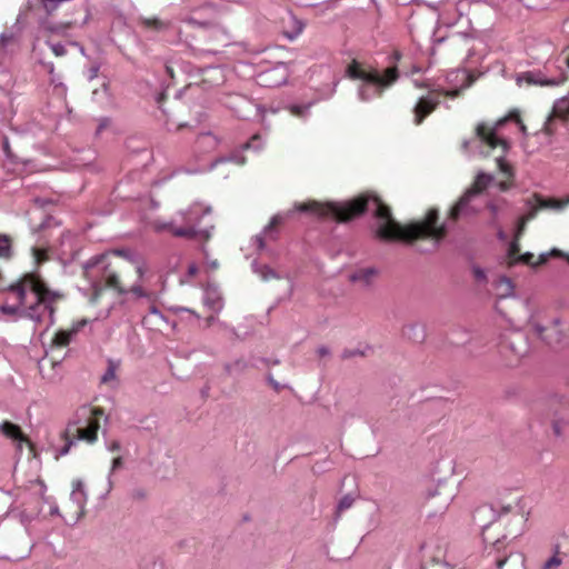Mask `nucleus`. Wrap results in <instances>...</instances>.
I'll return each mask as SVG.
<instances>
[{
  "mask_svg": "<svg viewBox=\"0 0 569 569\" xmlns=\"http://www.w3.org/2000/svg\"><path fill=\"white\" fill-rule=\"evenodd\" d=\"M372 206L373 217L378 221L375 234L387 242L402 241L412 243L419 239L442 240L447 236L445 224H438L439 212L437 209L428 210L423 220L401 226L395 220L391 209L376 193L367 191L356 198L337 203H320L315 200L296 204L300 212H312L320 218L333 217L338 223L352 221L366 213Z\"/></svg>",
  "mask_w": 569,
  "mask_h": 569,
  "instance_id": "obj_1",
  "label": "nucleus"
},
{
  "mask_svg": "<svg viewBox=\"0 0 569 569\" xmlns=\"http://www.w3.org/2000/svg\"><path fill=\"white\" fill-rule=\"evenodd\" d=\"M86 277L91 281L89 302L97 305L107 289L118 295L132 293L137 298H144L154 302L157 293L146 288V266L143 262L131 259L123 251L112 254H101L90 259L84 268Z\"/></svg>",
  "mask_w": 569,
  "mask_h": 569,
  "instance_id": "obj_2",
  "label": "nucleus"
},
{
  "mask_svg": "<svg viewBox=\"0 0 569 569\" xmlns=\"http://www.w3.org/2000/svg\"><path fill=\"white\" fill-rule=\"evenodd\" d=\"M473 520L482 527L483 541L486 543H490L488 556H493L497 568L501 569L511 552H503V555H500L501 551L506 549V536H503L502 539H493V537L490 536V531L493 529L496 522V510L489 505H482L476 509Z\"/></svg>",
  "mask_w": 569,
  "mask_h": 569,
  "instance_id": "obj_3",
  "label": "nucleus"
},
{
  "mask_svg": "<svg viewBox=\"0 0 569 569\" xmlns=\"http://www.w3.org/2000/svg\"><path fill=\"white\" fill-rule=\"evenodd\" d=\"M77 416L79 419H84L86 427H76L72 429L70 425L64 433L66 445L61 449V455H67L73 441L69 439V435L78 440L93 443L98 439V430L100 428V419L103 416V409L99 407H82L78 410Z\"/></svg>",
  "mask_w": 569,
  "mask_h": 569,
  "instance_id": "obj_4",
  "label": "nucleus"
},
{
  "mask_svg": "<svg viewBox=\"0 0 569 569\" xmlns=\"http://www.w3.org/2000/svg\"><path fill=\"white\" fill-rule=\"evenodd\" d=\"M211 209L202 203H193L188 209L179 212L183 226L177 227L173 223L157 224L158 230L168 229L174 237L194 239L200 234L208 237V232L200 229L201 219L209 214Z\"/></svg>",
  "mask_w": 569,
  "mask_h": 569,
  "instance_id": "obj_5",
  "label": "nucleus"
},
{
  "mask_svg": "<svg viewBox=\"0 0 569 569\" xmlns=\"http://www.w3.org/2000/svg\"><path fill=\"white\" fill-rule=\"evenodd\" d=\"M347 76L352 80H362L381 88H386L395 83L399 78L397 67L387 68L385 74L381 76L377 70H365L360 62L352 60L346 70Z\"/></svg>",
  "mask_w": 569,
  "mask_h": 569,
  "instance_id": "obj_6",
  "label": "nucleus"
},
{
  "mask_svg": "<svg viewBox=\"0 0 569 569\" xmlns=\"http://www.w3.org/2000/svg\"><path fill=\"white\" fill-rule=\"evenodd\" d=\"M493 177L491 174L480 172L476 176L472 184L466 190V192L459 198L456 204L449 211V219L457 221L461 214H472L476 211L470 209L469 203L473 197L482 193L489 184L492 182Z\"/></svg>",
  "mask_w": 569,
  "mask_h": 569,
  "instance_id": "obj_7",
  "label": "nucleus"
},
{
  "mask_svg": "<svg viewBox=\"0 0 569 569\" xmlns=\"http://www.w3.org/2000/svg\"><path fill=\"white\" fill-rule=\"evenodd\" d=\"M559 120L562 123L569 121V97H562L555 101L550 114L543 124L542 131L547 136H552L557 131L555 122Z\"/></svg>",
  "mask_w": 569,
  "mask_h": 569,
  "instance_id": "obj_8",
  "label": "nucleus"
},
{
  "mask_svg": "<svg viewBox=\"0 0 569 569\" xmlns=\"http://www.w3.org/2000/svg\"><path fill=\"white\" fill-rule=\"evenodd\" d=\"M440 102L441 100L438 99L433 89L429 90L426 96L420 97L412 109L413 123L420 126L439 107Z\"/></svg>",
  "mask_w": 569,
  "mask_h": 569,
  "instance_id": "obj_9",
  "label": "nucleus"
},
{
  "mask_svg": "<svg viewBox=\"0 0 569 569\" xmlns=\"http://www.w3.org/2000/svg\"><path fill=\"white\" fill-rule=\"evenodd\" d=\"M89 320L86 318L74 321L69 329L58 330L51 341V346L54 348H64L69 346L76 335H78L87 325Z\"/></svg>",
  "mask_w": 569,
  "mask_h": 569,
  "instance_id": "obj_10",
  "label": "nucleus"
},
{
  "mask_svg": "<svg viewBox=\"0 0 569 569\" xmlns=\"http://www.w3.org/2000/svg\"><path fill=\"white\" fill-rule=\"evenodd\" d=\"M476 132L477 137L491 149H496L498 147H501L503 150L507 149V142L497 137L495 129L486 123L478 124Z\"/></svg>",
  "mask_w": 569,
  "mask_h": 569,
  "instance_id": "obj_11",
  "label": "nucleus"
},
{
  "mask_svg": "<svg viewBox=\"0 0 569 569\" xmlns=\"http://www.w3.org/2000/svg\"><path fill=\"white\" fill-rule=\"evenodd\" d=\"M0 432L8 439L17 442L19 446L22 443H27L31 446V441L29 440L28 436L23 433L21 428L10 421H3L0 423Z\"/></svg>",
  "mask_w": 569,
  "mask_h": 569,
  "instance_id": "obj_12",
  "label": "nucleus"
},
{
  "mask_svg": "<svg viewBox=\"0 0 569 569\" xmlns=\"http://www.w3.org/2000/svg\"><path fill=\"white\" fill-rule=\"evenodd\" d=\"M497 164L500 172L506 178L505 180L498 182V188L500 191H508L515 186L513 168L501 157L497 159Z\"/></svg>",
  "mask_w": 569,
  "mask_h": 569,
  "instance_id": "obj_13",
  "label": "nucleus"
},
{
  "mask_svg": "<svg viewBox=\"0 0 569 569\" xmlns=\"http://www.w3.org/2000/svg\"><path fill=\"white\" fill-rule=\"evenodd\" d=\"M569 426V409L562 405L553 411L552 427L556 435L560 436Z\"/></svg>",
  "mask_w": 569,
  "mask_h": 569,
  "instance_id": "obj_14",
  "label": "nucleus"
},
{
  "mask_svg": "<svg viewBox=\"0 0 569 569\" xmlns=\"http://www.w3.org/2000/svg\"><path fill=\"white\" fill-rule=\"evenodd\" d=\"M203 303L213 312L220 311L223 306L220 292L210 286L204 289Z\"/></svg>",
  "mask_w": 569,
  "mask_h": 569,
  "instance_id": "obj_15",
  "label": "nucleus"
},
{
  "mask_svg": "<svg viewBox=\"0 0 569 569\" xmlns=\"http://www.w3.org/2000/svg\"><path fill=\"white\" fill-rule=\"evenodd\" d=\"M533 199H535L536 203L538 204V208H540V209L560 210V209H563L567 204H569V202H567V199H565V200H559L556 198H547L546 199L542 196H540L539 193H535Z\"/></svg>",
  "mask_w": 569,
  "mask_h": 569,
  "instance_id": "obj_16",
  "label": "nucleus"
},
{
  "mask_svg": "<svg viewBox=\"0 0 569 569\" xmlns=\"http://www.w3.org/2000/svg\"><path fill=\"white\" fill-rule=\"evenodd\" d=\"M376 276L377 270L375 268H361L351 274V280L353 282H360L365 286H369Z\"/></svg>",
  "mask_w": 569,
  "mask_h": 569,
  "instance_id": "obj_17",
  "label": "nucleus"
},
{
  "mask_svg": "<svg viewBox=\"0 0 569 569\" xmlns=\"http://www.w3.org/2000/svg\"><path fill=\"white\" fill-rule=\"evenodd\" d=\"M289 20L293 23V29L292 30H284V34L287 38L289 39H295L297 38L303 30V23L299 20H297L293 16H289Z\"/></svg>",
  "mask_w": 569,
  "mask_h": 569,
  "instance_id": "obj_18",
  "label": "nucleus"
},
{
  "mask_svg": "<svg viewBox=\"0 0 569 569\" xmlns=\"http://www.w3.org/2000/svg\"><path fill=\"white\" fill-rule=\"evenodd\" d=\"M559 553V546H556L555 555L542 565L541 569H558L562 563Z\"/></svg>",
  "mask_w": 569,
  "mask_h": 569,
  "instance_id": "obj_19",
  "label": "nucleus"
},
{
  "mask_svg": "<svg viewBox=\"0 0 569 569\" xmlns=\"http://www.w3.org/2000/svg\"><path fill=\"white\" fill-rule=\"evenodd\" d=\"M535 256L532 253H525V254H521V256H518V258L516 259L517 262H522V263H526V264H530V266H537V264H541V263H545L547 261V258L541 256L539 258V261H535Z\"/></svg>",
  "mask_w": 569,
  "mask_h": 569,
  "instance_id": "obj_20",
  "label": "nucleus"
},
{
  "mask_svg": "<svg viewBox=\"0 0 569 569\" xmlns=\"http://www.w3.org/2000/svg\"><path fill=\"white\" fill-rule=\"evenodd\" d=\"M528 83L532 84H540V86H556L565 81V78L560 80H553V79H546V80H538L532 74L527 76Z\"/></svg>",
  "mask_w": 569,
  "mask_h": 569,
  "instance_id": "obj_21",
  "label": "nucleus"
},
{
  "mask_svg": "<svg viewBox=\"0 0 569 569\" xmlns=\"http://www.w3.org/2000/svg\"><path fill=\"white\" fill-rule=\"evenodd\" d=\"M433 91L437 93L438 99L440 100L441 97L456 99L460 97L462 90L461 89H433Z\"/></svg>",
  "mask_w": 569,
  "mask_h": 569,
  "instance_id": "obj_22",
  "label": "nucleus"
},
{
  "mask_svg": "<svg viewBox=\"0 0 569 569\" xmlns=\"http://www.w3.org/2000/svg\"><path fill=\"white\" fill-rule=\"evenodd\" d=\"M355 499L347 495L342 497L337 506V515L339 516L345 510L349 509L353 505Z\"/></svg>",
  "mask_w": 569,
  "mask_h": 569,
  "instance_id": "obj_23",
  "label": "nucleus"
},
{
  "mask_svg": "<svg viewBox=\"0 0 569 569\" xmlns=\"http://www.w3.org/2000/svg\"><path fill=\"white\" fill-rule=\"evenodd\" d=\"M142 24L148 28V29H153V30H160V29H163L166 26L164 23L157 19V18H148V19H143L142 20Z\"/></svg>",
  "mask_w": 569,
  "mask_h": 569,
  "instance_id": "obj_24",
  "label": "nucleus"
},
{
  "mask_svg": "<svg viewBox=\"0 0 569 569\" xmlns=\"http://www.w3.org/2000/svg\"><path fill=\"white\" fill-rule=\"evenodd\" d=\"M519 252H520L519 244L517 241H513L509 247V264L510 266L517 263L516 259L518 258V256H521Z\"/></svg>",
  "mask_w": 569,
  "mask_h": 569,
  "instance_id": "obj_25",
  "label": "nucleus"
},
{
  "mask_svg": "<svg viewBox=\"0 0 569 569\" xmlns=\"http://www.w3.org/2000/svg\"><path fill=\"white\" fill-rule=\"evenodd\" d=\"M114 378H116V367L112 362H110L106 373L102 377V382H108L110 380H113Z\"/></svg>",
  "mask_w": 569,
  "mask_h": 569,
  "instance_id": "obj_26",
  "label": "nucleus"
},
{
  "mask_svg": "<svg viewBox=\"0 0 569 569\" xmlns=\"http://www.w3.org/2000/svg\"><path fill=\"white\" fill-rule=\"evenodd\" d=\"M539 210H540V208H538V204L536 203L535 207H532L526 214L521 216L520 218H522L525 221L529 222L537 217V213Z\"/></svg>",
  "mask_w": 569,
  "mask_h": 569,
  "instance_id": "obj_27",
  "label": "nucleus"
},
{
  "mask_svg": "<svg viewBox=\"0 0 569 569\" xmlns=\"http://www.w3.org/2000/svg\"><path fill=\"white\" fill-rule=\"evenodd\" d=\"M527 223L528 222L525 221L522 218H519L516 231V239H519L522 236V233L526 230Z\"/></svg>",
  "mask_w": 569,
  "mask_h": 569,
  "instance_id": "obj_28",
  "label": "nucleus"
},
{
  "mask_svg": "<svg viewBox=\"0 0 569 569\" xmlns=\"http://www.w3.org/2000/svg\"><path fill=\"white\" fill-rule=\"evenodd\" d=\"M559 60L569 69V46L561 52Z\"/></svg>",
  "mask_w": 569,
  "mask_h": 569,
  "instance_id": "obj_29",
  "label": "nucleus"
},
{
  "mask_svg": "<svg viewBox=\"0 0 569 569\" xmlns=\"http://www.w3.org/2000/svg\"><path fill=\"white\" fill-rule=\"evenodd\" d=\"M281 223V218L279 216H274L269 224L267 226L266 230H271V229H274L277 228L279 224Z\"/></svg>",
  "mask_w": 569,
  "mask_h": 569,
  "instance_id": "obj_30",
  "label": "nucleus"
},
{
  "mask_svg": "<svg viewBox=\"0 0 569 569\" xmlns=\"http://www.w3.org/2000/svg\"><path fill=\"white\" fill-rule=\"evenodd\" d=\"M122 463H123V459L122 457H116L113 460H112V466H111V472L116 471L117 469H119L120 467H122Z\"/></svg>",
  "mask_w": 569,
  "mask_h": 569,
  "instance_id": "obj_31",
  "label": "nucleus"
},
{
  "mask_svg": "<svg viewBox=\"0 0 569 569\" xmlns=\"http://www.w3.org/2000/svg\"><path fill=\"white\" fill-rule=\"evenodd\" d=\"M72 496L76 497L77 499H82L84 497V492H83V490L81 488V483L80 482L77 483V487H76V489L72 492Z\"/></svg>",
  "mask_w": 569,
  "mask_h": 569,
  "instance_id": "obj_32",
  "label": "nucleus"
},
{
  "mask_svg": "<svg viewBox=\"0 0 569 569\" xmlns=\"http://www.w3.org/2000/svg\"><path fill=\"white\" fill-rule=\"evenodd\" d=\"M508 119L516 121L517 123H521V117L519 111L513 110L509 113Z\"/></svg>",
  "mask_w": 569,
  "mask_h": 569,
  "instance_id": "obj_33",
  "label": "nucleus"
},
{
  "mask_svg": "<svg viewBox=\"0 0 569 569\" xmlns=\"http://www.w3.org/2000/svg\"><path fill=\"white\" fill-rule=\"evenodd\" d=\"M487 209L491 212L493 217L498 214L499 208L495 202H488Z\"/></svg>",
  "mask_w": 569,
  "mask_h": 569,
  "instance_id": "obj_34",
  "label": "nucleus"
},
{
  "mask_svg": "<svg viewBox=\"0 0 569 569\" xmlns=\"http://www.w3.org/2000/svg\"><path fill=\"white\" fill-rule=\"evenodd\" d=\"M121 449V445L119 441L114 440L109 445V450L112 452H118Z\"/></svg>",
  "mask_w": 569,
  "mask_h": 569,
  "instance_id": "obj_35",
  "label": "nucleus"
},
{
  "mask_svg": "<svg viewBox=\"0 0 569 569\" xmlns=\"http://www.w3.org/2000/svg\"><path fill=\"white\" fill-rule=\"evenodd\" d=\"M34 485L39 487L38 492H39L40 495H43V493H44V490H46V485H44V482H43L42 480H40V479H37V480L34 481Z\"/></svg>",
  "mask_w": 569,
  "mask_h": 569,
  "instance_id": "obj_36",
  "label": "nucleus"
},
{
  "mask_svg": "<svg viewBox=\"0 0 569 569\" xmlns=\"http://www.w3.org/2000/svg\"><path fill=\"white\" fill-rule=\"evenodd\" d=\"M415 86L419 89H427L428 91L431 90L428 81H422V82L415 81Z\"/></svg>",
  "mask_w": 569,
  "mask_h": 569,
  "instance_id": "obj_37",
  "label": "nucleus"
},
{
  "mask_svg": "<svg viewBox=\"0 0 569 569\" xmlns=\"http://www.w3.org/2000/svg\"><path fill=\"white\" fill-rule=\"evenodd\" d=\"M197 272H198V267L194 263H192L188 267V273L190 276H194V274H197Z\"/></svg>",
  "mask_w": 569,
  "mask_h": 569,
  "instance_id": "obj_38",
  "label": "nucleus"
},
{
  "mask_svg": "<svg viewBox=\"0 0 569 569\" xmlns=\"http://www.w3.org/2000/svg\"><path fill=\"white\" fill-rule=\"evenodd\" d=\"M34 253L37 256L38 262L44 259V252L40 251L39 249H34Z\"/></svg>",
  "mask_w": 569,
  "mask_h": 569,
  "instance_id": "obj_39",
  "label": "nucleus"
},
{
  "mask_svg": "<svg viewBox=\"0 0 569 569\" xmlns=\"http://www.w3.org/2000/svg\"><path fill=\"white\" fill-rule=\"evenodd\" d=\"M450 501H451V496H447V497L445 498L443 502H442V507H441V509H442V510H446V509L448 508V506H449V502H450Z\"/></svg>",
  "mask_w": 569,
  "mask_h": 569,
  "instance_id": "obj_40",
  "label": "nucleus"
},
{
  "mask_svg": "<svg viewBox=\"0 0 569 569\" xmlns=\"http://www.w3.org/2000/svg\"><path fill=\"white\" fill-rule=\"evenodd\" d=\"M318 353L320 357H323V356H327L329 353V351L326 347H321L318 349Z\"/></svg>",
  "mask_w": 569,
  "mask_h": 569,
  "instance_id": "obj_41",
  "label": "nucleus"
},
{
  "mask_svg": "<svg viewBox=\"0 0 569 569\" xmlns=\"http://www.w3.org/2000/svg\"><path fill=\"white\" fill-rule=\"evenodd\" d=\"M213 321H214V317H213V316H209V317H207V318H206L207 327L212 326Z\"/></svg>",
  "mask_w": 569,
  "mask_h": 569,
  "instance_id": "obj_42",
  "label": "nucleus"
},
{
  "mask_svg": "<svg viewBox=\"0 0 569 569\" xmlns=\"http://www.w3.org/2000/svg\"><path fill=\"white\" fill-rule=\"evenodd\" d=\"M269 381H270V383L273 386V388H274L276 390H279V389H280L279 383H278L277 381H274L272 378H269Z\"/></svg>",
  "mask_w": 569,
  "mask_h": 569,
  "instance_id": "obj_43",
  "label": "nucleus"
},
{
  "mask_svg": "<svg viewBox=\"0 0 569 569\" xmlns=\"http://www.w3.org/2000/svg\"><path fill=\"white\" fill-rule=\"evenodd\" d=\"M134 496L138 497V498H143L144 493L142 491L138 490V491L134 492Z\"/></svg>",
  "mask_w": 569,
  "mask_h": 569,
  "instance_id": "obj_44",
  "label": "nucleus"
},
{
  "mask_svg": "<svg viewBox=\"0 0 569 569\" xmlns=\"http://www.w3.org/2000/svg\"><path fill=\"white\" fill-rule=\"evenodd\" d=\"M360 98L363 101L367 100V98L365 97V89L363 88L360 89Z\"/></svg>",
  "mask_w": 569,
  "mask_h": 569,
  "instance_id": "obj_45",
  "label": "nucleus"
},
{
  "mask_svg": "<svg viewBox=\"0 0 569 569\" xmlns=\"http://www.w3.org/2000/svg\"><path fill=\"white\" fill-rule=\"evenodd\" d=\"M477 278L485 277L483 272L481 270H476Z\"/></svg>",
  "mask_w": 569,
  "mask_h": 569,
  "instance_id": "obj_46",
  "label": "nucleus"
},
{
  "mask_svg": "<svg viewBox=\"0 0 569 569\" xmlns=\"http://www.w3.org/2000/svg\"><path fill=\"white\" fill-rule=\"evenodd\" d=\"M292 112L296 114H300V109L298 107H292Z\"/></svg>",
  "mask_w": 569,
  "mask_h": 569,
  "instance_id": "obj_47",
  "label": "nucleus"
},
{
  "mask_svg": "<svg viewBox=\"0 0 569 569\" xmlns=\"http://www.w3.org/2000/svg\"><path fill=\"white\" fill-rule=\"evenodd\" d=\"M520 124V130L526 133L527 132V127L521 122L519 123Z\"/></svg>",
  "mask_w": 569,
  "mask_h": 569,
  "instance_id": "obj_48",
  "label": "nucleus"
},
{
  "mask_svg": "<svg viewBox=\"0 0 569 569\" xmlns=\"http://www.w3.org/2000/svg\"><path fill=\"white\" fill-rule=\"evenodd\" d=\"M3 147H4L6 152H8L9 151V143H8L7 140L4 141V146Z\"/></svg>",
  "mask_w": 569,
  "mask_h": 569,
  "instance_id": "obj_49",
  "label": "nucleus"
},
{
  "mask_svg": "<svg viewBox=\"0 0 569 569\" xmlns=\"http://www.w3.org/2000/svg\"><path fill=\"white\" fill-rule=\"evenodd\" d=\"M268 272L270 273V277H272V278H274V277H276V274H274L273 270L269 269V270H268Z\"/></svg>",
  "mask_w": 569,
  "mask_h": 569,
  "instance_id": "obj_50",
  "label": "nucleus"
},
{
  "mask_svg": "<svg viewBox=\"0 0 569 569\" xmlns=\"http://www.w3.org/2000/svg\"><path fill=\"white\" fill-rule=\"evenodd\" d=\"M551 254L559 256L560 252L558 250H552Z\"/></svg>",
  "mask_w": 569,
  "mask_h": 569,
  "instance_id": "obj_51",
  "label": "nucleus"
},
{
  "mask_svg": "<svg viewBox=\"0 0 569 569\" xmlns=\"http://www.w3.org/2000/svg\"><path fill=\"white\" fill-rule=\"evenodd\" d=\"M106 124L104 123H101L98 128V131L102 130V128L104 127Z\"/></svg>",
  "mask_w": 569,
  "mask_h": 569,
  "instance_id": "obj_52",
  "label": "nucleus"
},
{
  "mask_svg": "<svg viewBox=\"0 0 569 569\" xmlns=\"http://www.w3.org/2000/svg\"><path fill=\"white\" fill-rule=\"evenodd\" d=\"M53 50H54L56 54H60V50H58V48H54Z\"/></svg>",
  "mask_w": 569,
  "mask_h": 569,
  "instance_id": "obj_53",
  "label": "nucleus"
},
{
  "mask_svg": "<svg viewBox=\"0 0 569 569\" xmlns=\"http://www.w3.org/2000/svg\"><path fill=\"white\" fill-rule=\"evenodd\" d=\"M396 59H400V53L399 52H396Z\"/></svg>",
  "mask_w": 569,
  "mask_h": 569,
  "instance_id": "obj_54",
  "label": "nucleus"
},
{
  "mask_svg": "<svg viewBox=\"0 0 569 569\" xmlns=\"http://www.w3.org/2000/svg\"><path fill=\"white\" fill-rule=\"evenodd\" d=\"M208 138H210L209 134H206V136L202 137V139H208Z\"/></svg>",
  "mask_w": 569,
  "mask_h": 569,
  "instance_id": "obj_55",
  "label": "nucleus"
},
{
  "mask_svg": "<svg viewBox=\"0 0 569 569\" xmlns=\"http://www.w3.org/2000/svg\"><path fill=\"white\" fill-rule=\"evenodd\" d=\"M186 311L191 312V313H194V311H193V310H191V309H186Z\"/></svg>",
  "mask_w": 569,
  "mask_h": 569,
  "instance_id": "obj_56",
  "label": "nucleus"
},
{
  "mask_svg": "<svg viewBox=\"0 0 569 569\" xmlns=\"http://www.w3.org/2000/svg\"><path fill=\"white\" fill-rule=\"evenodd\" d=\"M567 202H569V197L567 198Z\"/></svg>",
  "mask_w": 569,
  "mask_h": 569,
  "instance_id": "obj_57",
  "label": "nucleus"
}]
</instances>
